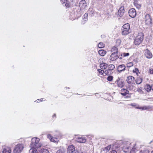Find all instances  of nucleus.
<instances>
[{
  "label": "nucleus",
  "instance_id": "nucleus-36",
  "mask_svg": "<svg viewBox=\"0 0 153 153\" xmlns=\"http://www.w3.org/2000/svg\"><path fill=\"white\" fill-rule=\"evenodd\" d=\"M97 71L99 73L101 74H102L104 73V71L103 70H102L101 69H98Z\"/></svg>",
  "mask_w": 153,
  "mask_h": 153
},
{
  "label": "nucleus",
  "instance_id": "nucleus-44",
  "mask_svg": "<svg viewBox=\"0 0 153 153\" xmlns=\"http://www.w3.org/2000/svg\"><path fill=\"white\" fill-rule=\"evenodd\" d=\"M47 137L49 139L51 140V139L53 137H52V136L49 134H48L47 135Z\"/></svg>",
  "mask_w": 153,
  "mask_h": 153
},
{
  "label": "nucleus",
  "instance_id": "nucleus-22",
  "mask_svg": "<svg viewBox=\"0 0 153 153\" xmlns=\"http://www.w3.org/2000/svg\"><path fill=\"white\" fill-rule=\"evenodd\" d=\"M112 73V71L109 69L108 68L104 71V74L107 75H109L111 74Z\"/></svg>",
  "mask_w": 153,
  "mask_h": 153
},
{
  "label": "nucleus",
  "instance_id": "nucleus-24",
  "mask_svg": "<svg viewBox=\"0 0 153 153\" xmlns=\"http://www.w3.org/2000/svg\"><path fill=\"white\" fill-rule=\"evenodd\" d=\"M98 53L101 56H104L106 54V51L103 50H101L99 51Z\"/></svg>",
  "mask_w": 153,
  "mask_h": 153
},
{
  "label": "nucleus",
  "instance_id": "nucleus-25",
  "mask_svg": "<svg viewBox=\"0 0 153 153\" xmlns=\"http://www.w3.org/2000/svg\"><path fill=\"white\" fill-rule=\"evenodd\" d=\"M107 68L111 71L113 70L115 68V66L113 64H110L108 65Z\"/></svg>",
  "mask_w": 153,
  "mask_h": 153
},
{
  "label": "nucleus",
  "instance_id": "nucleus-21",
  "mask_svg": "<svg viewBox=\"0 0 153 153\" xmlns=\"http://www.w3.org/2000/svg\"><path fill=\"white\" fill-rule=\"evenodd\" d=\"M108 66V64L106 63L100 64V68L102 69H106Z\"/></svg>",
  "mask_w": 153,
  "mask_h": 153
},
{
  "label": "nucleus",
  "instance_id": "nucleus-38",
  "mask_svg": "<svg viewBox=\"0 0 153 153\" xmlns=\"http://www.w3.org/2000/svg\"><path fill=\"white\" fill-rule=\"evenodd\" d=\"M117 48L115 47H114L113 48H112L111 49V51H117Z\"/></svg>",
  "mask_w": 153,
  "mask_h": 153
},
{
  "label": "nucleus",
  "instance_id": "nucleus-2",
  "mask_svg": "<svg viewBox=\"0 0 153 153\" xmlns=\"http://www.w3.org/2000/svg\"><path fill=\"white\" fill-rule=\"evenodd\" d=\"M88 5L87 3L85 0H82L79 2V9L84 12L87 10Z\"/></svg>",
  "mask_w": 153,
  "mask_h": 153
},
{
  "label": "nucleus",
  "instance_id": "nucleus-34",
  "mask_svg": "<svg viewBox=\"0 0 153 153\" xmlns=\"http://www.w3.org/2000/svg\"><path fill=\"white\" fill-rule=\"evenodd\" d=\"M64 4V5H65L67 7H70V5L68 1H67Z\"/></svg>",
  "mask_w": 153,
  "mask_h": 153
},
{
  "label": "nucleus",
  "instance_id": "nucleus-27",
  "mask_svg": "<svg viewBox=\"0 0 153 153\" xmlns=\"http://www.w3.org/2000/svg\"><path fill=\"white\" fill-rule=\"evenodd\" d=\"M65 149L63 148H61L58 150L56 153H65Z\"/></svg>",
  "mask_w": 153,
  "mask_h": 153
},
{
  "label": "nucleus",
  "instance_id": "nucleus-10",
  "mask_svg": "<svg viewBox=\"0 0 153 153\" xmlns=\"http://www.w3.org/2000/svg\"><path fill=\"white\" fill-rule=\"evenodd\" d=\"M118 51H115L112 53L110 57V60L111 61L116 60L118 58Z\"/></svg>",
  "mask_w": 153,
  "mask_h": 153
},
{
  "label": "nucleus",
  "instance_id": "nucleus-9",
  "mask_svg": "<svg viewBox=\"0 0 153 153\" xmlns=\"http://www.w3.org/2000/svg\"><path fill=\"white\" fill-rule=\"evenodd\" d=\"M144 54L145 57L148 59H151L152 57V54L151 52L148 49H146L144 51Z\"/></svg>",
  "mask_w": 153,
  "mask_h": 153
},
{
  "label": "nucleus",
  "instance_id": "nucleus-33",
  "mask_svg": "<svg viewBox=\"0 0 153 153\" xmlns=\"http://www.w3.org/2000/svg\"><path fill=\"white\" fill-rule=\"evenodd\" d=\"M123 90H124L125 91V93H121L123 95L125 96L126 94H128L129 91H128L125 89H123Z\"/></svg>",
  "mask_w": 153,
  "mask_h": 153
},
{
  "label": "nucleus",
  "instance_id": "nucleus-32",
  "mask_svg": "<svg viewBox=\"0 0 153 153\" xmlns=\"http://www.w3.org/2000/svg\"><path fill=\"white\" fill-rule=\"evenodd\" d=\"M126 66L127 67L130 68L132 66H133V64L132 62H130L128 63L126 65Z\"/></svg>",
  "mask_w": 153,
  "mask_h": 153
},
{
  "label": "nucleus",
  "instance_id": "nucleus-39",
  "mask_svg": "<svg viewBox=\"0 0 153 153\" xmlns=\"http://www.w3.org/2000/svg\"><path fill=\"white\" fill-rule=\"evenodd\" d=\"M67 1V0H61V3L63 4V5Z\"/></svg>",
  "mask_w": 153,
  "mask_h": 153
},
{
  "label": "nucleus",
  "instance_id": "nucleus-50",
  "mask_svg": "<svg viewBox=\"0 0 153 153\" xmlns=\"http://www.w3.org/2000/svg\"><path fill=\"white\" fill-rule=\"evenodd\" d=\"M151 90H153V84L151 86Z\"/></svg>",
  "mask_w": 153,
  "mask_h": 153
},
{
  "label": "nucleus",
  "instance_id": "nucleus-35",
  "mask_svg": "<svg viewBox=\"0 0 153 153\" xmlns=\"http://www.w3.org/2000/svg\"><path fill=\"white\" fill-rule=\"evenodd\" d=\"M113 79V77L112 76H108L107 78V80L109 81H111Z\"/></svg>",
  "mask_w": 153,
  "mask_h": 153
},
{
  "label": "nucleus",
  "instance_id": "nucleus-48",
  "mask_svg": "<svg viewBox=\"0 0 153 153\" xmlns=\"http://www.w3.org/2000/svg\"><path fill=\"white\" fill-rule=\"evenodd\" d=\"M129 149V147H124V149Z\"/></svg>",
  "mask_w": 153,
  "mask_h": 153
},
{
  "label": "nucleus",
  "instance_id": "nucleus-26",
  "mask_svg": "<svg viewBox=\"0 0 153 153\" xmlns=\"http://www.w3.org/2000/svg\"><path fill=\"white\" fill-rule=\"evenodd\" d=\"M133 72L134 73H136L137 76H138L139 74H140L138 69L136 68H135L133 70Z\"/></svg>",
  "mask_w": 153,
  "mask_h": 153
},
{
  "label": "nucleus",
  "instance_id": "nucleus-30",
  "mask_svg": "<svg viewBox=\"0 0 153 153\" xmlns=\"http://www.w3.org/2000/svg\"><path fill=\"white\" fill-rule=\"evenodd\" d=\"M134 4L135 6L138 9H139L141 7V5L138 4L137 2H134Z\"/></svg>",
  "mask_w": 153,
  "mask_h": 153
},
{
  "label": "nucleus",
  "instance_id": "nucleus-12",
  "mask_svg": "<svg viewBox=\"0 0 153 153\" xmlns=\"http://www.w3.org/2000/svg\"><path fill=\"white\" fill-rule=\"evenodd\" d=\"M115 83L117 84V86L120 88H122L124 86L123 81L118 77L115 82Z\"/></svg>",
  "mask_w": 153,
  "mask_h": 153
},
{
  "label": "nucleus",
  "instance_id": "nucleus-20",
  "mask_svg": "<svg viewBox=\"0 0 153 153\" xmlns=\"http://www.w3.org/2000/svg\"><path fill=\"white\" fill-rule=\"evenodd\" d=\"M88 15V13H85L83 16L82 22V24H84L85 23V22L87 20Z\"/></svg>",
  "mask_w": 153,
  "mask_h": 153
},
{
  "label": "nucleus",
  "instance_id": "nucleus-18",
  "mask_svg": "<svg viewBox=\"0 0 153 153\" xmlns=\"http://www.w3.org/2000/svg\"><path fill=\"white\" fill-rule=\"evenodd\" d=\"M136 108L137 109H141L142 110H146L149 109H151L152 108V107L150 106H144L143 107H136Z\"/></svg>",
  "mask_w": 153,
  "mask_h": 153
},
{
  "label": "nucleus",
  "instance_id": "nucleus-46",
  "mask_svg": "<svg viewBox=\"0 0 153 153\" xmlns=\"http://www.w3.org/2000/svg\"><path fill=\"white\" fill-rule=\"evenodd\" d=\"M72 153H79L78 151H77V150H75V151H74Z\"/></svg>",
  "mask_w": 153,
  "mask_h": 153
},
{
  "label": "nucleus",
  "instance_id": "nucleus-47",
  "mask_svg": "<svg viewBox=\"0 0 153 153\" xmlns=\"http://www.w3.org/2000/svg\"><path fill=\"white\" fill-rule=\"evenodd\" d=\"M111 153H117V152L115 150H112L111 152Z\"/></svg>",
  "mask_w": 153,
  "mask_h": 153
},
{
  "label": "nucleus",
  "instance_id": "nucleus-1",
  "mask_svg": "<svg viewBox=\"0 0 153 153\" xmlns=\"http://www.w3.org/2000/svg\"><path fill=\"white\" fill-rule=\"evenodd\" d=\"M40 139L37 137H34L32 139L30 147H34L36 148L40 147L42 146V144L39 143Z\"/></svg>",
  "mask_w": 153,
  "mask_h": 153
},
{
  "label": "nucleus",
  "instance_id": "nucleus-49",
  "mask_svg": "<svg viewBox=\"0 0 153 153\" xmlns=\"http://www.w3.org/2000/svg\"><path fill=\"white\" fill-rule=\"evenodd\" d=\"M54 117H55V118L56 117V114H54L53 116V118Z\"/></svg>",
  "mask_w": 153,
  "mask_h": 153
},
{
  "label": "nucleus",
  "instance_id": "nucleus-52",
  "mask_svg": "<svg viewBox=\"0 0 153 153\" xmlns=\"http://www.w3.org/2000/svg\"><path fill=\"white\" fill-rule=\"evenodd\" d=\"M119 59H122V57H119Z\"/></svg>",
  "mask_w": 153,
  "mask_h": 153
},
{
  "label": "nucleus",
  "instance_id": "nucleus-8",
  "mask_svg": "<svg viewBox=\"0 0 153 153\" xmlns=\"http://www.w3.org/2000/svg\"><path fill=\"white\" fill-rule=\"evenodd\" d=\"M126 81L129 84L133 85L135 83V79L134 77L130 76L127 77Z\"/></svg>",
  "mask_w": 153,
  "mask_h": 153
},
{
  "label": "nucleus",
  "instance_id": "nucleus-11",
  "mask_svg": "<svg viewBox=\"0 0 153 153\" xmlns=\"http://www.w3.org/2000/svg\"><path fill=\"white\" fill-rule=\"evenodd\" d=\"M129 15L131 18H134L136 15V12L135 10L133 8L130 9L128 11Z\"/></svg>",
  "mask_w": 153,
  "mask_h": 153
},
{
  "label": "nucleus",
  "instance_id": "nucleus-42",
  "mask_svg": "<svg viewBox=\"0 0 153 153\" xmlns=\"http://www.w3.org/2000/svg\"><path fill=\"white\" fill-rule=\"evenodd\" d=\"M142 153H149V151L148 150H146L142 152Z\"/></svg>",
  "mask_w": 153,
  "mask_h": 153
},
{
  "label": "nucleus",
  "instance_id": "nucleus-37",
  "mask_svg": "<svg viewBox=\"0 0 153 153\" xmlns=\"http://www.w3.org/2000/svg\"><path fill=\"white\" fill-rule=\"evenodd\" d=\"M136 152V149L135 148H133L130 152V153H135Z\"/></svg>",
  "mask_w": 153,
  "mask_h": 153
},
{
  "label": "nucleus",
  "instance_id": "nucleus-17",
  "mask_svg": "<svg viewBox=\"0 0 153 153\" xmlns=\"http://www.w3.org/2000/svg\"><path fill=\"white\" fill-rule=\"evenodd\" d=\"M143 81V77L138 76L136 80H135V82H136L137 84H140Z\"/></svg>",
  "mask_w": 153,
  "mask_h": 153
},
{
  "label": "nucleus",
  "instance_id": "nucleus-41",
  "mask_svg": "<svg viewBox=\"0 0 153 153\" xmlns=\"http://www.w3.org/2000/svg\"><path fill=\"white\" fill-rule=\"evenodd\" d=\"M51 141L53 142H56V139L53 138V137L51 139Z\"/></svg>",
  "mask_w": 153,
  "mask_h": 153
},
{
  "label": "nucleus",
  "instance_id": "nucleus-7",
  "mask_svg": "<svg viewBox=\"0 0 153 153\" xmlns=\"http://www.w3.org/2000/svg\"><path fill=\"white\" fill-rule=\"evenodd\" d=\"M145 22L146 24L148 26H150L152 25V19L149 14H146L145 17Z\"/></svg>",
  "mask_w": 153,
  "mask_h": 153
},
{
  "label": "nucleus",
  "instance_id": "nucleus-54",
  "mask_svg": "<svg viewBox=\"0 0 153 153\" xmlns=\"http://www.w3.org/2000/svg\"><path fill=\"white\" fill-rule=\"evenodd\" d=\"M140 153H142V151H141L140 152Z\"/></svg>",
  "mask_w": 153,
  "mask_h": 153
},
{
  "label": "nucleus",
  "instance_id": "nucleus-29",
  "mask_svg": "<svg viewBox=\"0 0 153 153\" xmlns=\"http://www.w3.org/2000/svg\"><path fill=\"white\" fill-rule=\"evenodd\" d=\"M105 44L102 42H100L98 45V47L100 48H102L105 47Z\"/></svg>",
  "mask_w": 153,
  "mask_h": 153
},
{
  "label": "nucleus",
  "instance_id": "nucleus-51",
  "mask_svg": "<svg viewBox=\"0 0 153 153\" xmlns=\"http://www.w3.org/2000/svg\"><path fill=\"white\" fill-rule=\"evenodd\" d=\"M134 2H137L139 1L140 0H133Z\"/></svg>",
  "mask_w": 153,
  "mask_h": 153
},
{
  "label": "nucleus",
  "instance_id": "nucleus-4",
  "mask_svg": "<svg viewBox=\"0 0 153 153\" xmlns=\"http://www.w3.org/2000/svg\"><path fill=\"white\" fill-rule=\"evenodd\" d=\"M130 25L128 23L124 24L122 28V33L123 35H126L129 33Z\"/></svg>",
  "mask_w": 153,
  "mask_h": 153
},
{
  "label": "nucleus",
  "instance_id": "nucleus-6",
  "mask_svg": "<svg viewBox=\"0 0 153 153\" xmlns=\"http://www.w3.org/2000/svg\"><path fill=\"white\" fill-rule=\"evenodd\" d=\"M24 148L22 144H18L16 146L13 150L14 153H20L22 152Z\"/></svg>",
  "mask_w": 153,
  "mask_h": 153
},
{
  "label": "nucleus",
  "instance_id": "nucleus-45",
  "mask_svg": "<svg viewBox=\"0 0 153 153\" xmlns=\"http://www.w3.org/2000/svg\"><path fill=\"white\" fill-rule=\"evenodd\" d=\"M42 99H38L36 101V102H40L41 100H42L41 101H42Z\"/></svg>",
  "mask_w": 153,
  "mask_h": 153
},
{
  "label": "nucleus",
  "instance_id": "nucleus-40",
  "mask_svg": "<svg viewBox=\"0 0 153 153\" xmlns=\"http://www.w3.org/2000/svg\"><path fill=\"white\" fill-rule=\"evenodd\" d=\"M130 105L132 106L133 107H136L137 106V104L136 103H132L129 105Z\"/></svg>",
  "mask_w": 153,
  "mask_h": 153
},
{
  "label": "nucleus",
  "instance_id": "nucleus-53",
  "mask_svg": "<svg viewBox=\"0 0 153 153\" xmlns=\"http://www.w3.org/2000/svg\"><path fill=\"white\" fill-rule=\"evenodd\" d=\"M151 153H153V151Z\"/></svg>",
  "mask_w": 153,
  "mask_h": 153
},
{
  "label": "nucleus",
  "instance_id": "nucleus-14",
  "mask_svg": "<svg viewBox=\"0 0 153 153\" xmlns=\"http://www.w3.org/2000/svg\"><path fill=\"white\" fill-rule=\"evenodd\" d=\"M117 69L119 72L121 73L125 70L126 66L124 64L120 65L118 66Z\"/></svg>",
  "mask_w": 153,
  "mask_h": 153
},
{
  "label": "nucleus",
  "instance_id": "nucleus-3",
  "mask_svg": "<svg viewBox=\"0 0 153 153\" xmlns=\"http://www.w3.org/2000/svg\"><path fill=\"white\" fill-rule=\"evenodd\" d=\"M83 13V12L78 9L76 12H73L74 14L72 13V15H71L70 18L71 20H74L76 18L78 19L81 16Z\"/></svg>",
  "mask_w": 153,
  "mask_h": 153
},
{
  "label": "nucleus",
  "instance_id": "nucleus-31",
  "mask_svg": "<svg viewBox=\"0 0 153 153\" xmlns=\"http://www.w3.org/2000/svg\"><path fill=\"white\" fill-rule=\"evenodd\" d=\"M129 54L128 53H122L121 55V56L126 57V56H129Z\"/></svg>",
  "mask_w": 153,
  "mask_h": 153
},
{
  "label": "nucleus",
  "instance_id": "nucleus-28",
  "mask_svg": "<svg viewBox=\"0 0 153 153\" xmlns=\"http://www.w3.org/2000/svg\"><path fill=\"white\" fill-rule=\"evenodd\" d=\"M111 145L108 146H107V147H105L104 150L105 151H106V152H108L111 149Z\"/></svg>",
  "mask_w": 153,
  "mask_h": 153
},
{
  "label": "nucleus",
  "instance_id": "nucleus-16",
  "mask_svg": "<svg viewBox=\"0 0 153 153\" xmlns=\"http://www.w3.org/2000/svg\"><path fill=\"white\" fill-rule=\"evenodd\" d=\"M76 141L80 143H85L86 141V139L83 137H78L76 138Z\"/></svg>",
  "mask_w": 153,
  "mask_h": 153
},
{
  "label": "nucleus",
  "instance_id": "nucleus-13",
  "mask_svg": "<svg viewBox=\"0 0 153 153\" xmlns=\"http://www.w3.org/2000/svg\"><path fill=\"white\" fill-rule=\"evenodd\" d=\"M124 7L121 6L119 9L118 12V16L120 17H121L124 14Z\"/></svg>",
  "mask_w": 153,
  "mask_h": 153
},
{
  "label": "nucleus",
  "instance_id": "nucleus-5",
  "mask_svg": "<svg viewBox=\"0 0 153 153\" xmlns=\"http://www.w3.org/2000/svg\"><path fill=\"white\" fill-rule=\"evenodd\" d=\"M143 39V35L142 33H138L134 39V44L136 45H139L142 42Z\"/></svg>",
  "mask_w": 153,
  "mask_h": 153
},
{
  "label": "nucleus",
  "instance_id": "nucleus-19",
  "mask_svg": "<svg viewBox=\"0 0 153 153\" xmlns=\"http://www.w3.org/2000/svg\"><path fill=\"white\" fill-rule=\"evenodd\" d=\"M11 150L10 148L8 147H5L4 148L2 151L3 153H11Z\"/></svg>",
  "mask_w": 153,
  "mask_h": 153
},
{
  "label": "nucleus",
  "instance_id": "nucleus-43",
  "mask_svg": "<svg viewBox=\"0 0 153 153\" xmlns=\"http://www.w3.org/2000/svg\"><path fill=\"white\" fill-rule=\"evenodd\" d=\"M149 72L150 74H153V68H150L149 70Z\"/></svg>",
  "mask_w": 153,
  "mask_h": 153
},
{
  "label": "nucleus",
  "instance_id": "nucleus-23",
  "mask_svg": "<svg viewBox=\"0 0 153 153\" xmlns=\"http://www.w3.org/2000/svg\"><path fill=\"white\" fill-rule=\"evenodd\" d=\"M144 89L148 92H149L151 90V86L148 84H147L145 86Z\"/></svg>",
  "mask_w": 153,
  "mask_h": 153
},
{
  "label": "nucleus",
  "instance_id": "nucleus-15",
  "mask_svg": "<svg viewBox=\"0 0 153 153\" xmlns=\"http://www.w3.org/2000/svg\"><path fill=\"white\" fill-rule=\"evenodd\" d=\"M76 150L75 147L73 145H71L68 146L67 152L68 153H72Z\"/></svg>",
  "mask_w": 153,
  "mask_h": 153
}]
</instances>
